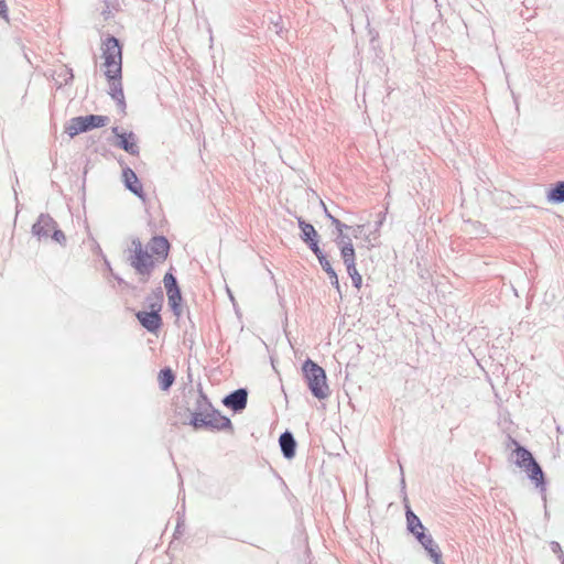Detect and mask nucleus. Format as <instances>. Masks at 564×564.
Here are the masks:
<instances>
[{
  "instance_id": "2eb2a0df",
  "label": "nucleus",
  "mask_w": 564,
  "mask_h": 564,
  "mask_svg": "<svg viewBox=\"0 0 564 564\" xmlns=\"http://www.w3.org/2000/svg\"><path fill=\"white\" fill-rule=\"evenodd\" d=\"M524 471L527 473L528 478L541 492L543 501L546 502L547 480L541 465L538 463V460H535L532 465L525 468Z\"/></svg>"
},
{
  "instance_id": "f03ea898",
  "label": "nucleus",
  "mask_w": 564,
  "mask_h": 564,
  "mask_svg": "<svg viewBox=\"0 0 564 564\" xmlns=\"http://www.w3.org/2000/svg\"><path fill=\"white\" fill-rule=\"evenodd\" d=\"M106 67L105 77L109 84L108 94L116 101L120 112L126 113V99L122 87V44L118 37L108 34L101 44Z\"/></svg>"
},
{
  "instance_id": "4468645a",
  "label": "nucleus",
  "mask_w": 564,
  "mask_h": 564,
  "mask_svg": "<svg viewBox=\"0 0 564 564\" xmlns=\"http://www.w3.org/2000/svg\"><path fill=\"white\" fill-rule=\"evenodd\" d=\"M416 541L422 545L434 564H445L438 544L429 532H420V536L417 535Z\"/></svg>"
},
{
  "instance_id": "7ed1b4c3",
  "label": "nucleus",
  "mask_w": 564,
  "mask_h": 564,
  "mask_svg": "<svg viewBox=\"0 0 564 564\" xmlns=\"http://www.w3.org/2000/svg\"><path fill=\"white\" fill-rule=\"evenodd\" d=\"M301 370L312 395L317 400L327 399L330 394V390L324 368L311 358H306L302 364Z\"/></svg>"
},
{
  "instance_id": "6ab92c4d",
  "label": "nucleus",
  "mask_w": 564,
  "mask_h": 564,
  "mask_svg": "<svg viewBox=\"0 0 564 564\" xmlns=\"http://www.w3.org/2000/svg\"><path fill=\"white\" fill-rule=\"evenodd\" d=\"M405 519L406 530L415 538V540L417 539V535L420 536V532H427L421 519L414 513L410 506L405 507Z\"/></svg>"
},
{
  "instance_id": "72a5a7b5",
  "label": "nucleus",
  "mask_w": 564,
  "mask_h": 564,
  "mask_svg": "<svg viewBox=\"0 0 564 564\" xmlns=\"http://www.w3.org/2000/svg\"><path fill=\"white\" fill-rule=\"evenodd\" d=\"M364 228H365V225H357L356 227H351L350 229L352 230V236L354 238H358L362 231H364Z\"/></svg>"
},
{
  "instance_id": "b1692460",
  "label": "nucleus",
  "mask_w": 564,
  "mask_h": 564,
  "mask_svg": "<svg viewBox=\"0 0 564 564\" xmlns=\"http://www.w3.org/2000/svg\"><path fill=\"white\" fill-rule=\"evenodd\" d=\"M346 271H347V274L349 275V278L351 279L352 286L359 290L362 286V276L358 272L357 267L356 265L348 267V268H346Z\"/></svg>"
},
{
  "instance_id": "dca6fc26",
  "label": "nucleus",
  "mask_w": 564,
  "mask_h": 564,
  "mask_svg": "<svg viewBox=\"0 0 564 564\" xmlns=\"http://www.w3.org/2000/svg\"><path fill=\"white\" fill-rule=\"evenodd\" d=\"M509 442L514 445V464L518 467L525 469L536 460L533 454L516 438L509 436Z\"/></svg>"
},
{
  "instance_id": "cd10ccee",
  "label": "nucleus",
  "mask_w": 564,
  "mask_h": 564,
  "mask_svg": "<svg viewBox=\"0 0 564 564\" xmlns=\"http://www.w3.org/2000/svg\"><path fill=\"white\" fill-rule=\"evenodd\" d=\"M551 551L557 555L558 561L561 564H564V552L562 550V546L558 542L552 541L550 543Z\"/></svg>"
},
{
  "instance_id": "412c9836",
  "label": "nucleus",
  "mask_w": 564,
  "mask_h": 564,
  "mask_svg": "<svg viewBox=\"0 0 564 564\" xmlns=\"http://www.w3.org/2000/svg\"><path fill=\"white\" fill-rule=\"evenodd\" d=\"M175 373L170 367L162 368L158 373L159 388L169 391L175 382Z\"/></svg>"
},
{
  "instance_id": "f704fd0d",
  "label": "nucleus",
  "mask_w": 564,
  "mask_h": 564,
  "mask_svg": "<svg viewBox=\"0 0 564 564\" xmlns=\"http://www.w3.org/2000/svg\"><path fill=\"white\" fill-rule=\"evenodd\" d=\"M105 3H106V9H104V10L101 11V15L104 17V20H106V21H107V20H109L110 18H112V13H111V11H110V9H109V6H108L107 0H105Z\"/></svg>"
},
{
  "instance_id": "9b49d317",
  "label": "nucleus",
  "mask_w": 564,
  "mask_h": 564,
  "mask_svg": "<svg viewBox=\"0 0 564 564\" xmlns=\"http://www.w3.org/2000/svg\"><path fill=\"white\" fill-rule=\"evenodd\" d=\"M174 268L170 270L163 276V284L167 295L169 305L183 304L182 290L178 284L177 278L173 273Z\"/></svg>"
},
{
  "instance_id": "c756f323",
  "label": "nucleus",
  "mask_w": 564,
  "mask_h": 564,
  "mask_svg": "<svg viewBox=\"0 0 564 564\" xmlns=\"http://www.w3.org/2000/svg\"><path fill=\"white\" fill-rule=\"evenodd\" d=\"M0 18L9 21V10L6 0H0Z\"/></svg>"
},
{
  "instance_id": "f257e3e1",
  "label": "nucleus",
  "mask_w": 564,
  "mask_h": 564,
  "mask_svg": "<svg viewBox=\"0 0 564 564\" xmlns=\"http://www.w3.org/2000/svg\"><path fill=\"white\" fill-rule=\"evenodd\" d=\"M184 398L186 404H177L175 408V415L182 424L189 425L194 431L234 433L231 420L214 406L200 386L197 392L191 390Z\"/></svg>"
},
{
  "instance_id": "4c0bfd02",
  "label": "nucleus",
  "mask_w": 564,
  "mask_h": 564,
  "mask_svg": "<svg viewBox=\"0 0 564 564\" xmlns=\"http://www.w3.org/2000/svg\"><path fill=\"white\" fill-rule=\"evenodd\" d=\"M105 264H106V268L109 270V272L111 273L112 269H111V265H110V262L105 259Z\"/></svg>"
},
{
  "instance_id": "f8f14e48",
  "label": "nucleus",
  "mask_w": 564,
  "mask_h": 564,
  "mask_svg": "<svg viewBox=\"0 0 564 564\" xmlns=\"http://www.w3.org/2000/svg\"><path fill=\"white\" fill-rule=\"evenodd\" d=\"M135 318L149 333L156 335L162 328L163 321L161 313L152 311H138Z\"/></svg>"
},
{
  "instance_id": "9d476101",
  "label": "nucleus",
  "mask_w": 564,
  "mask_h": 564,
  "mask_svg": "<svg viewBox=\"0 0 564 564\" xmlns=\"http://www.w3.org/2000/svg\"><path fill=\"white\" fill-rule=\"evenodd\" d=\"M147 249L150 254H152L156 263H161L167 259L171 250V243L165 236L155 235L148 242Z\"/></svg>"
},
{
  "instance_id": "7c9ffc66",
  "label": "nucleus",
  "mask_w": 564,
  "mask_h": 564,
  "mask_svg": "<svg viewBox=\"0 0 564 564\" xmlns=\"http://www.w3.org/2000/svg\"><path fill=\"white\" fill-rule=\"evenodd\" d=\"M183 528H184V519L178 517L177 518L176 528H175V531H174V534H173L174 539H177L180 535H182Z\"/></svg>"
},
{
  "instance_id": "bb28decb",
  "label": "nucleus",
  "mask_w": 564,
  "mask_h": 564,
  "mask_svg": "<svg viewBox=\"0 0 564 564\" xmlns=\"http://www.w3.org/2000/svg\"><path fill=\"white\" fill-rule=\"evenodd\" d=\"M334 242L338 247V249L341 248V246H350L352 245L351 238L347 234H340L336 235Z\"/></svg>"
},
{
  "instance_id": "a878e982",
  "label": "nucleus",
  "mask_w": 564,
  "mask_h": 564,
  "mask_svg": "<svg viewBox=\"0 0 564 564\" xmlns=\"http://www.w3.org/2000/svg\"><path fill=\"white\" fill-rule=\"evenodd\" d=\"M58 77L62 79V83L59 84V86L62 84L64 85H68L70 84L73 80H74V72H73V68L70 67H65L64 70H62L59 74H58Z\"/></svg>"
},
{
  "instance_id": "c85d7f7f",
  "label": "nucleus",
  "mask_w": 564,
  "mask_h": 564,
  "mask_svg": "<svg viewBox=\"0 0 564 564\" xmlns=\"http://www.w3.org/2000/svg\"><path fill=\"white\" fill-rule=\"evenodd\" d=\"M270 24L273 25V29H274V32L278 34V35H281L282 32H283V25H282V18L280 15H278L276 18H271L270 19Z\"/></svg>"
},
{
  "instance_id": "a19ab883",
  "label": "nucleus",
  "mask_w": 564,
  "mask_h": 564,
  "mask_svg": "<svg viewBox=\"0 0 564 564\" xmlns=\"http://www.w3.org/2000/svg\"><path fill=\"white\" fill-rule=\"evenodd\" d=\"M228 293H229V297H230V300H231V301H234V296H232V294L230 293V291H229V290H228Z\"/></svg>"
},
{
  "instance_id": "4be33fe9",
  "label": "nucleus",
  "mask_w": 564,
  "mask_h": 564,
  "mask_svg": "<svg viewBox=\"0 0 564 564\" xmlns=\"http://www.w3.org/2000/svg\"><path fill=\"white\" fill-rule=\"evenodd\" d=\"M546 199L555 205L564 203V181H558L551 185L546 193Z\"/></svg>"
},
{
  "instance_id": "473e14b6",
  "label": "nucleus",
  "mask_w": 564,
  "mask_h": 564,
  "mask_svg": "<svg viewBox=\"0 0 564 564\" xmlns=\"http://www.w3.org/2000/svg\"><path fill=\"white\" fill-rule=\"evenodd\" d=\"M182 305L183 304H175V305H169L170 306V310L172 312V314L176 317V318H180L181 315H182Z\"/></svg>"
},
{
  "instance_id": "423d86ee",
  "label": "nucleus",
  "mask_w": 564,
  "mask_h": 564,
  "mask_svg": "<svg viewBox=\"0 0 564 564\" xmlns=\"http://www.w3.org/2000/svg\"><path fill=\"white\" fill-rule=\"evenodd\" d=\"M109 122V117L102 115H86L72 118L65 127V133L74 138L93 129H99Z\"/></svg>"
},
{
  "instance_id": "39448f33",
  "label": "nucleus",
  "mask_w": 564,
  "mask_h": 564,
  "mask_svg": "<svg viewBox=\"0 0 564 564\" xmlns=\"http://www.w3.org/2000/svg\"><path fill=\"white\" fill-rule=\"evenodd\" d=\"M31 234L37 241H47L51 239L61 247H66L67 238L64 231L58 227L57 221L47 213H41L31 227Z\"/></svg>"
},
{
  "instance_id": "0eeeda50",
  "label": "nucleus",
  "mask_w": 564,
  "mask_h": 564,
  "mask_svg": "<svg viewBox=\"0 0 564 564\" xmlns=\"http://www.w3.org/2000/svg\"><path fill=\"white\" fill-rule=\"evenodd\" d=\"M115 141L113 145L123 150L130 155H139L140 149L138 145V138L133 131L120 129L118 126L111 128Z\"/></svg>"
},
{
  "instance_id": "ddd939ff",
  "label": "nucleus",
  "mask_w": 564,
  "mask_h": 564,
  "mask_svg": "<svg viewBox=\"0 0 564 564\" xmlns=\"http://www.w3.org/2000/svg\"><path fill=\"white\" fill-rule=\"evenodd\" d=\"M121 176L126 189H128L141 200H145L147 194L143 189V185L135 172L130 166L122 167Z\"/></svg>"
},
{
  "instance_id": "5701e85b",
  "label": "nucleus",
  "mask_w": 564,
  "mask_h": 564,
  "mask_svg": "<svg viewBox=\"0 0 564 564\" xmlns=\"http://www.w3.org/2000/svg\"><path fill=\"white\" fill-rule=\"evenodd\" d=\"M340 258L346 268L356 265V250L354 245L341 246L339 249Z\"/></svg>"
},
{
  "instance_id": "e433bc0d",
  "label": "nucleus",
  "mask_w": 564,
  "mask_h": 564,
  "mask_svg": "<svg viewBox=\"0 0 564 564\" xmlns=\"http://www.w3.org/2000/svg\"><path fill=\"white\" fill-rule=\"evenodd\" d=\"M384 218H386V215H382L381 218L378 219V221H376V229H378L382 225Z\"/></svg>"
},
{
  "instance_id": "c9c22d12",
  "label": "nucleus",
  "mask_w": 564,
  "mask_h": 564,
  "mask_svg": "<svg viewBox=\"0 0 564 564\" xmlns=\"http://www.w3.org/2000/svg\"><path fill=\"white\" fill-rule=\"evenodd\" d=\"M321 206L323 208L325 217L328 219V215H333V214L328 210L326 204L323 200H321Z\"/></svg>"
},
{
  "instance_id": "1a4fd4ad",
  "label": "nucleus",
  "mask_w": 564,
  "mask_h": 564,
  "mask_svg": "<svg viewBox=\"0 0 564 564\" xmlns=\"http://www.w3.org/2000/svg\"><path fill=\"white\" fill-rule=\"evenodd\" d=\"M248 388H238L230 391L221 399V404L232 411L234 414L242 413L248 405Z\"/></svg>"
},
{
  "instance_id": "58836bf2",
  "label": "nucleus",
  "mask_w": 564,
  "mask_h": 564,
  "mask_svg": "<svg viewBox=\"0 0 564 564\" xmlns=\"http://www.w3.org/2000/svg\"><path fill=\"white\" fill-rule=\"evenodd\" d=\"M401 486H402V488H404V487H405V480H404V477H402V478H401Z\"/></svg>"
},
{
  "instance_id": "aec40b11",
  "label": "nucleus",
  "mask_w": 564,
  "mask_h": 564,
  "mask_svg": "<svg viewBox=\"0 0 564 564\" xmlns=\"http://www.w3.org/2000/svg\"><path fill=\"white\" fill-rule=\"evenodd\" d=\"M164 302V293L161 286L155 288L151 294L145 297L149 311L161 313Z\"/></svg>"
},
{
  "instance_id": "20e7f679",
  "label": "nucleus",
  "mask_w": 564,
  "mask_h": 564,
  "mask_svg": "<svg viewBox=\"0 0 564 564\" xmlns=\"http://www.w3.org/2000/svg\"><path fill=\"white\" fill-rule=\"evenodd\" d=\"M131 243L133 249L130 250L128 263L139 275L140 282L147 283L158 263L152 254H150L149 250L143 247L139 238H133Z\"/></svg>"
},
{
  "instance_id": "393cba45",
  "label": "nucleus",
  "mask_w": 564,
  "mask_h": 564,
  "mask_svg": "<svg viewBox=\"0 0 564 564\" xmlns=\"http://www.w3.org/2000/svg\"><path fill=\"white\" fill-rule=\"evenodd\" d=\"M328 219L330 220V224L335 227L337 235L345 234V230L350 229L351 227L346 225L345 223L340 221L337 217L334 215H328Z\"/></svg>"
},
{
  "instance_id": "a211bd4d",
  "label": "nucleus",
  "mask_w": 564,
  "mask_h": 564,
  "mask_svg": "<svg viewBox=\"0 0 564 564\" xmlns=\"http://www.w3.org/2000/svg\"><path fill=\"white\" fill-rule=\"evenodd\" d=\"M315 257L317 258L322 269L328 275L332 286L336 289L339 296L341 297L343 293H341V288L339 284L338 275H337V272L335 271V269L333 268L327 254L324 251H322L321 253H318V256H315Z\"/></svg>"
},
{
  "instance_id": "f3484780",
  "label": "nucleus",
  "mask_w": 564,
  "mask_h": 564,
  "mask_svg": "<svg viewBox=\"0 0 564 564\" xmlns=\"http://www.w3.org/2000/svg\"><path fill=\"white\" fill-rule=\"evenodd\" d=\"M279 445L282 456L291 460L296 455L297 442L290 430H285L279 436Z\"/></svg>"
},
{
  "instance_id": "2f4dec72",
  "label": "nucleus",
  "mask_w": 564,
  "mask_h": 564,
  "mask_svg": "<svg viewBox=\"0 0 564 564\" xmlns=\"http://www.w3.org/2000/svg\"><path fill=\"white\" fill-rule=\"evenodd\" d=\"M110 274L118 282V284L123 285L124 288H128V289H134V286H132L127 281H124L118 273H115L113 271H111Z\"/></svg>"
},
{
  "instance_id": "ea45409f",
  "label": "nucleus",
  "mask_w": 564,
  "mask_h": 564,
  "mask_svg": "<svg viewBox=\"0 0 564 564\" xmlns=\"http://www.w3.org/2000/svg\"><path fill=\"white\" fill-rule=\"evenodd\" d=\"M556 430H557L558 433H562V434L564 433V430H562L561 426H557Z\"/></svg>"
},
{
  "instance_id": "6e6552de",
  "label": "nucleus",
  "mask_w": 564,
  "mask_h": 564,
  "mask_svg": "<svg viewBox=\"0 0 564 564\" xmlns=\"http://www.w3.org/2000/svg\"><path fill=\"white\" fill-rule=\"evenodd\" d=\"M297 226L301 230L300 239L307 246V248L315 254L318 256L323 251L319 247V235L315 227L306 221L303 217L296 216Z\"/></svg>"
}]
</instances>
